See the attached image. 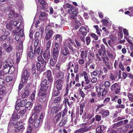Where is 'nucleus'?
<instances>
[{"instance_id": "nucleus-57", "label": "nucleus", "mask_w": 133, "mask_h": 133, "mask_svg": "<svg viewBox=\"0 0 133 133\" xmlns=\"http://www.w3.org/2000/svg\"><path fill=\"white\" fill-rule=\"evenodd\" d=\"M22 54L20 52H17L16 54L17 61L18 62L21 57Z\"/></svg>"}, {"instance_id": "nucleus-1", "label": "nucleus", "mask_w": 133, "mask_h": 133, "mask_svg": "<svg viewBox=\"0 0 133 133\" xmlns=\"http://www.w3.org/2000/svg\"><path fill=\"white\" fill-rule=\"evenodd\" d=\"M14 35H15V39L17 41H19L20 40V36L22 37H24V29L22 28H20L19 26L12 31Z\"/></svg>"}, {"instance_id": "nucleus-36", "label": "nucleus", "mask_w": 133, "mask_h": 133, "mask_svg": "<svg viewBox=\"0 0 133 133\" xmlns=\"http://www.w3.org/2000/svg\"><path fill=\"white\" fill-rule=\"evenodd\" d=\"M55 39L57 41V42L60 44L62 42V37L60 35L57 34L56 36Z\"/></svg>"}, {"instance_id": "nucleus-56", "label": "nucleus", "mask_w": 133, "mask_h": 133, "mask_svg": "<svg viewBox=\"0 0 133 133\" xmlns=\"http://www.w3.org/2000/svg\"><path fill=\"white\" fill-rule=\"evenodd\" d=\"M74 66L73 63L72 62H70L67 65L68 66L67 70H69L72 67H73Z\"/></svg>"}, {"instance_id": "nucleus-13", "label": "nucleus", "mask_w": 133, "mask_h": 133, "mask_svg": "<svg viewBox=\"0 0 133 133\" xmlns=\"http://www.w3.org/2000/svg\"><path fill=\"white\" fill-rule=\"evenodd\" d=\"M2 46L6 52L8 53H10L12 51L13 48L10 44H8L6 43H4L3 44Z\"/></svg>"}, {"instance_id": "nucleus-15", "label": "nucleus", "mask_w": 133, "mask_h": 133, "mask_svg": "<svg viewBox=\"0 0 133 133\" xmlns=\"http://www.w3.org/2000/svg\"><path fill=\"white\" fill-rule=\"evenodd\" d=\"M38 119H39L38 116L36 114L34 113L30 118L29 122L31 124H33L34 122H35L36 120Z\"/></svg>"}, {"instance_id": "nucleus-35", "label": "nucleus", "mask_w": 133, "mask_h": 133, "mask_svg": "<svg viewBox=\"0 0 133 133\" xmlns=\"http://www.w3.org/2000/svg\"><path fill=\"white\" fill-rule=\"evenodd\" d=\"M16 7L19 9H22L23 4L21 0H19L18 1H16Z\"/></svg>"}, {"instance_id": "nucleus-29", "label": "nucleus", "mask_w": 133, "mask_h": 133, "mask_svg": "<svg viewBox=\"0 0 133 133\" xmlns=\"http://www.w3.org/2000/svg\"><path fill=\"white\" fill-rule=\"evenodd\" d=\"M9 66H8L6 65H4L3 64V69L2 71L6 75L9 73Z\"/></svg>"}, {"instance_id": "nucleus-18", "label": "nucleus", "mask_w": 133, "mask_h": 133, "mask_svg": "<svg viewBox=\"0 0 133 133\" xmlns=\"http://www.w3.org/2000/svg\"><path fill=\"white\" fill-rule=\"evenodd\" d=\"M43 57L45 60V63H47L48 60L50 57V50H45L43 54Z\"/></svg>"}, {"instance_id": "nucleus-19", "label": "nucleus", "mask_w": 133, "mask_h": 133, "mask_svg": "<svg viewBox=\"0 0 133 133\" xmlns=\"http://www.w3.org/2000/svg\"><path fill=\"white\" fill-rule=\"evenodd\" d=\"M18 123L19 124H18L17 128L15 129V131L16 132H20L19 133H22V131L23 130L24 128V126L23 125V123L22 122L19 121Z\"/></svg>"}, {"instance_id": "nucleus-10", "label": "nucleus", "mask_w": 133, "mask_h": 133, "mask_svg": "<svg viewBox=\"0 0 133 133\" xmlns=\"http://www.w3.org/2000/svg\"><path fill=\"white\" fill-rule=\"evenodd\" d=\"M110 89L111 91H115V93L117 94L120 93L121 87L118 84L115 83L111 86Z\"/></svg>"}, {"instance_id": "nucleus-40", "label": "nucleus", "mask_w": 133, "mask_h": 133, "mask_svg": "<svg viewBox=\"0 0 133 133\" xmlns=\"http://www.w3.org/2000/svg\"><path fill=\"white\" fill-rule=\"evenodd\" d=\"M42 109V106L41 105H39L35 107L34 109L35 112L38 114L40 111Z\"/></svg>"}, {"instance_id": "nucleus-37", "label": "nucleus", "mask_w": 133, "mask_h": 133, "mask_svg": "<svg viewBox=\"0 0 133 133\" xmlns=\"http://www.w3.org/2000/svg\"><path fill=\"white\" fill-rule=\"evenodd\" d=\"M14 13H9L8 15V16L9 18H12L14 16L15 17H17L18 16V14L17 13L15 12L14 8Z\"/></svg>"}, {"instance_id": "nucleus-48", "label": "nucleus", "mask_w": 133, "mask_h": 133, "mask_svg": "<svg viewBox=\"0 0 133 133\" xmlns=\"http://www.w3.org/2000/svg\"><path fill=\"white\" fill-rule=\"evenodd\" d=\"M57 42H55V47L53 48V50L59 51L60 48Z\"/></svg>"}, {"instance_id": "nucleus-28", "label": "nucleus", "mask_w": 133, "mask_h": 133, "mask_svg": "<svg viewBox=\"0 0 133 133\" xmlns=\"http://www.w3.org/2000/svg\"><path fill=\"white\" fill-rule=\"evenodd\" d=\"M14 8L12 6H9L7 7H4L3 11L5 12H9V13H14Z\"/></svg>"}, {"instance_id": "nucleus-17", "label": "nucleus", "mask_w": 133, "mask_h": 133, "mask_svg": "<svg viewBox=\"0 0 133 133\" xmlns=\"http://www.w3.org/2000/svg\"><path fill=\"white\" fill-rule=\"evenodd\" d=\"M36 1L37 3H39L41 5H42L40 7V6H39L37 4V10L39 8H40L41 9H45V6L46 5V3L44 0H42L41 2V0H36Z\"/></svg>"}, {"instance_id": "nucleus-39", "label": "nucleus", "mask_w": 133, "mask_h": 133, "mask_svg": "<svg viewBox=\"0 0 133 133\" xmlns=\"http://www.w3.org/2000/svg\"><path fill=\"white\" fill-rule=\"evenodd\" d=\"M39 44V41L38 40L36 39V40L35 41L34 44V49H36V50H37V49H39V51L40 52L41 50V48L40 46H38V45Z\"/></svg>"}, {"instance_id": "nucleus-50", "label": "nucleus", "mask_w": 133, "mask_h": 133, "mask_svg": "<svg viewBox=\"0 0 133 133\" xmlns=\"http://www.w3.org/2000/svg\"><path fill=\"white\" fill-rule=\"evenodd\" d=\"M21 102L19 99L16 102V105L15 106V109L17 110H18L20 108V105L19 103Z\"/></svg>"}, {"instance_id": "nucleus-26", "label": "nucleus", "mask_w": 133, "mask_h": 133, "mask_svg": "<svg viewBox=\"0 0 133 133\" xmlns=\"http://www.w3.org/2000/svg\"><path fill=\"white\" fill-rule=\"evenodd\" d=\"M5 63H4V65H6L8 66H11L13 65V62L12 59L10 58H8L5 61Z\"/></svg>"}, {"instance_id": "nucleus-27", "label": "nucleus", "mask_w": 133, "mask_h": 133, "mask_svg": "<svg viewBox=\"0 0 133 133\" xmlns=\"http://www.w3.org/2000/svg\"><path fill=\"white\" fill-rule=\"evenodd\" d=\"M79 31L80 32V34L81 35H86L88 31L85 28V27L83 26L81 27L79 30Z\"/></svg>"}, {"instance_id": "nucleus-9", "label": "nucleus", "mask_w": 133, "mask_h": 133, "mask_svg": "<svg viewBox=\"0 0 133 133\" xmlns=\"http://www.w3.org/2000/svg\"><path fill=\"white\" fill-rule=\"evenodd\" d=\"M43 76L45 78L48 79V81L49 82H52L53 78L51 71L48 70L46 71L43 73Z\"/></svg>"}, {"instance_id": "nucleus-16", "label": "nucleus", "mask_w": 133, "mask_h": 133, "mask_svg": "<svg viewBox=\"0 0 133 133\" xmlns=\"http://www.w3.org/2000/svg\"><path fill=\"white\" fill-rule=\"evenodd\" d=\"M61 54L63 55L67 56L70 54L68 48L66 47H62L61 50Z\"/></svg>"}, {"instance_id": "nucleus-60", "label": "nucleus", "mask_w": 133, "mask_h": 133, "mask_svg": "<svg viewBox=\"0 0 133 133\" xmlns=\"http://www.w3.org/2000/svg\"><path fill=\"white\" fill-rule=\"evenodd\" d=\"M19 123L17 122L16 120H14L13 122L11 124L15 128H17L18 124H19Z\"/></svg>"}, {"instance_id": "nucleus-49", "label": "nucleus", "mask_w": 133, "mask_h": 133, "mask_svg": "<svg viewBox=\"0 0 133 133\" xmlns=\"http://www.w3.org/2000/svg\"><path fill=\"white\" fill-rule=\"evenodd\" d=\"M123 121H121L118 122L117 123L114 124L113 127H120L122 125H123Z\"/></svg>"}, {"instance_id": "nucleus-12", "label": "nucleus", "mask_w": 133, "mask_h": 133, "mask_svg": "<svg viewBox=\"0 0 133 133\" xmlns=\"http://www.w3.org/2000/svg\"><path fill=\"white\" fill-rule=\"evenodd\" d=\"M29 86L30 85H29L28 84L25 87V88H24L23 93L22 95V98H24L29 96L30 93V90L29 89Z\"/></svg>"}, {"instance_id": "nucleus-41", "label": "nucleus", "mask_w": 133, "mask_h": 133, "mask_svg": "<svg viewBox=\"0 0 133 133\" xmlns=\"http://www.w3.org/2000/svg\"><path fill=\"white\" fill-rule=\"evenodd\" d=\"M25 108L28 109V110H30L32 106V104L30 102H26L25 105Z\"/></svg>"}, {"instance_id": "nucleus-20", "label": "nucleus", "mask_w": 133, "mask_h": 133, "mask_svg": "<svg viewBox=\"0 0 133 133\" xmlns=\"http://www.w3.org/2000/svg\"><path fill=\"white\" fill-rule=\"evenodd\" d=\"M39 19L40 20L44 21L47 20L48 14L44 12L41 11L39 14Z\"/></svg>"}, {"instance_id": "nucleus-63", "label": "nucleus", "mask_w": 133, "mask_h": 133, "mask_svg": "<svg viewBox=\"0 0 133 133\" xmlns=\"http://www.w3.org/2000/svg\"><path fill=\"white\" fill-rule=\"evenodd\" d=\"M35 93L36 91H34L31 95L30 99L32 101H33L35 99Z\"/></svg>"}, {"instance_id": "nucleus-33", "label": "nucleus", "mask_w": 133, "mask_h": 133, "mask_svg": "<svg viewBox=\"0 0 133 133\" xmlns=\"http://www.w3.org/2000/svg\"><path fill=\"white\" fill-rule=\"evenodd\" d=\"M57 59H54V58H51L50 60V65L52 67H54L57 63Z\"/></svg>"}, {"instance_id": "nucleus-51", "label": "nucleus", "mask_w": 133, "mask_h": 133, "mask_svg": "<svg viewBox=\"0 0 133 133\" xmlns=\"http://www.w3.org/2000/svg\"><path fill=\"white\" fill-rule=\"evenodd\" d=\"M128 96L129 101L133 102V95L131 93H129L128 94Z\"/></svg>"}, {"instance_id": "nucleus-7", "label": "nucleus", "mask_w": 133, "mask_h": 133, "mask_svg": "<svg viewBox=\"0 0 133 133\" xmlns=\"http://www.w3.org/2000/svg\"><path fill=\"white\" fill-rule=\"evenodd\" d=\"M47 63H44L41 65L40 63L39 62L37 63L36 66L38 75H39L42 72L46 70L45 66Z\"/></svg>"}, {"instance_id": "nucleus-38", "label": "nucleus", "mask_w": 133, "mask_h": 133, "mask_svg": "<svg viewBox=\"0 0 133 133\" xmlns=\"http://www.w3.org/2000/svg\"><path fill=\"white\" fill-rule=\"evenodd\" d=\"M6 88L5 87H2L0 88V95L3 96L6 93Z\"/></svg>"}, {"instance_id": "nucleus-23", "label": "nucleus", "mask_w": 133, "mask_h": 133, "mask_svg": "<svg viewBox=\"0 0 133 133\" xmlns=\"http://www.w3.org/2000/svg\"><path fill=\"white\" fill-rule=\"evenodd\" d=\"M105 128L103 125L98 126L96 129V133H104L105 132Z\"/></svg>"}, {"instance_id": "nucleus-52", "label": "nucleus", "mask_w": 133, "mask_h": 133, "mask_svg": "<svg viewBox=\"0 0 133 133\" xmlns=\"http://www.w3.org/2000/svg\"><path fill=\"white\" fill-rule=\"evenodd\" d=\"M13 79V77L12 76H7L6 77V80L8 82L12 81Z\"/></svg>"}, {"instance_id": "nucleus-6", "label": "nucleus", "mask_w": 133, "mask_h": 133, "mask_svg": "<svg viewBox=\"0 0 133 133\" xmlns=\"http://www.w3.org/2000/svg\"><path fill=\"white\" fill-rule=\"evenodd\" d=\"M64 83V81L61 79L57 80H55L54 82V86L56 87V88L58 90H61L62 89Z\"/></svg>"}, {"instance_id": "nucleus-31", "label": "nucleus", "mask_w": 133, "mask_h": 133, "mask_svg": "<svg viewBox=\"0 0 133 133\" xmlns=\"http://www.w3.org/2000/svg\"><path fill=\"white\" fill-rule=\"evenodd\" d=\"M83 75L85 81V84H88L90 82V80L89 79V77L88 76L87 73L85 71H83Z\"/></svg>"}, {"instance_id": "nucleus-14", "label": "nucleus", "mask_w": 133, "mask_h": 133, "mask_svg": "<svg viewBox=\"0 0 133 133\" xmlns=\"http://www.w3.org/2000/svg\"><path fill=\"white\" fill-rule=\"evenodd\" d=\"M22 72L21 80L22 83H24L28 79L29 74L26 70H23Z\"/></svg>"}, {"instance_id": "nucleus-32", "label": "nucleus", "mask_w": 133, "mask_h": 133, "mask_svg": "<svg viewBox=\"0 0 133 133\" xmlns=\"http://www.w3.org/2000/svg\"><path fill=\"white\" fill-rule=\"evenodd\" d=\"M66 46H67L71 51V52L72 54H74L76 52V49H74L71 45V44L70 42H69Z\"/></svg>"}, {"instance_id": "nucleus-25", "label": "nucleus", "mask_w": 133, "mask_h": 133, "mask_svg": "<svg viewBox=\"0 0 133 133\" xmlns=\"http://www.w3.org/2000/svg\"><path fill=\"white\" fill-rule=\"evenodd\" d=\"M99 114H101L103 117L107 116L109 115V111L107 110H102L100 111Z\"/></svg>"}, {"instance_id": "nucleus-8", "label": "nucleus", "mask_w": 133, "mask_h": 133, "mask_svg": "<svg viewBox=\"0 0 133 133\" xmlns=\"http://www.w3.org/2000/svg\"><path fill=\"white\" fill-rule=\"evenodd\" d=\"M34 49V52L32 51H30L28 53V56L32 59H34L40 53L39 49Z\"/></svg>"}, {"instance_id": "nucleus-4", "label": "nucleus", "mask_w": 133, "mask_h": 133, "mask_svg": "<svg viewBox=\"0 0 133 133\" xmlns=\"http://www.w3.org/2000/svg\"><path fill=\"white\" fill-rule=\"evenodd\" d=\"M38 98L40 102H43L46 101L48 99L46 96V91H40L38 94Z\"/></svg>"}, {"instance_id": "nucleus-61", "label": "nucleus", "mask_w": 133, "mask_h": 133, "mask_svg": "<svg viewBox=\"0 0 133 133\" xmlns=\"http://www.w3.org/2000/svg\"><path fill=\"white\" fill-rule=\"evenodd\" d=\"M27 100L26 99H25L23 100L19 104L20 107H23L24 106H25L26 103L27 102Z\"/></svg>"}, {"instance_id": "nucleus-30", "label": "nucleus", "mask_w": 133, "mask_h": 133, "mask_svg": "<svg viewBox=\"0 0 133 133\" xmlns=\"http://www.w3.org/2000/svg\"><path fill=\"white\" fill-rule=\"evenodd\" d=\"M59 51L53 50L52 53V57L54 59H58L59 56Z\"/></svg>"}, {"instance_id": "nucleus-2", "label": "nucleus", "mask_w": 133, "mask_h": 133, "mask_svg": "<svg viewBox=\"0 0 133 133\" xmlns=\"http://www.w3.org/2000/svg\"><path fill=\"white\" fill-rule=\"evenodd\" d=\"M68 12L70 14H72L70 16V18L75 20V22L78 21L77 19V14L78 12L77 8L75 7H72L69 9Z\"/></svg>"}, {"instance_id": "nucleus-5", "label": "nucleus", "mask_w": 133, "mask_h": 133, "mask_svg": "<svg viewBox=\"0 0 133 133\" xmlns=\"http://www.w3.org/2000/svg\"><path fill=\"white\" fill-rule=\"evenodd\" d=\"M47 80L46 78H42L40 84L41 87L40 91H46L48 87V83Z\"/></svg>"}, {"instance_id": "nucleus-64", "label": "nucleus", "mask_w": 133, "mask_h": 133, "mask_svg": "<svg viewBox=\"0 0 133 133\" xmlns=\"http://www.w3.org/2000/svg\"><path fill=\"white\" fill-rule=\"evenodd\" d=\"M110 83L108 81L105 82L104 83V86L106 88H108L110 86Z\"/></svg>"}, {"instance_id": "nucleus-55", "label": "nucleus", "mask_w": 133, "mask_h": 133, "mask_svg": "<svg viewBox=\"0 0 133 133\" xmlns=\"http://www.w3.org/2000/svg\"><path fill=\"white\" fill-rule=\"evenodd\" d=\"M2 31V33L6 37L10 34L9 32L8 31L6 30L5 29H3Z\"/></svg>"}, {"instance_id": "nucleus-44", "label": "nucleus", "mask_w": 133, "mask_h": 133, "mask_svg": "<svg viewBox=\"0 0 133 133\" xmlns=\"http://www.w3.org/2000/svg\"><path fill=\"white\" fill-rule=\"evenodd\" d=\"M20 115H18L17 112H14L12 114V119H18L20 118Z\"/></svg>"}, {"instance_id": "nucleus-45", "label": "nucleus", "mask_w": 133, "mask_h": 133, "mask_svg": "<svg viewBox=\"0 0 133 133\" xmlns=\"http://www.w3.org/2000/svg\"><path fill=\"white\" fill-rule=\"evenodd\" d=\"M85 104L84 103L81 104L80 105V112L79 114L81 115L83 112V108Z\"/></svg>"}, {"instance_id": "nucleus-62", "label": "nucleus", "mask_w": 133, "mask_h": 133, "mask_svg": "<svg viewBox=\"0 0 133 133\" xmlns=\"http://www.w3.org/2000/svg\"><path fill=\"white\" fill-rule=\"evenodd\" d=\"M9 70L10 71H9V74H10L13 73L15 70V68L13 66H9Z\"/></svg>"}, {"instance_id": "nucleus-53", "label": "nucleus", "mask_w": 133, "mask_h": 133, "mask_svg": "<svg viewBox=\"0 0 133 133\" xmlns=\"http://www.w3.org/2000/svg\"><path fill=\"white\" fill-rule=\"evenodd\" d=\"M51 42V41L50 40H49L48 41L46 46V49L45 50H50Z\"/></svg>"}, {"instance_id": "nucleus-24", "label": "nucleus", "mask_w": 133, "mask_h": 133, "mask_svg": "<svg viewBox=\"0 0 133 133\" xmlns=\"http://www.w3.org/2000/svg\"><path fill=\"white\" fill-rule=\"evenodd\" d=\"M53 32V31L52 30H50L47 32L45 35V40L46 41L50 40L52 36Z\"/></svg>"}, {"instance_id": "nucleus-47", "label": "nucleus", "mask_w": 133, "mask_h": 133, "mask_svg": "<svg viewBox=\"0 0 133 133\" xmlns=\"http://www.w3.org/2000/svg\"><path fill=\"white\" fill-rule=\"evenodd\" d=\"M67 122V120L65 119H63L60 122L59 124V126L61 127L66 124Z\"/></svg>"}, {"instance_id": "nucleus-34", "label": "nucleus", "mask_w": 133, "mask_h": 133, "mask_svg": "<svg viewBox=\"0 0 133 133\" xmlns=\"http://www.w3.org/2000/svg\"><path fill=\"white\" fill-rule=\"evenodd\" d=\"M59 91L55 89H53L52 93V98H53L55 96H58L60 93Z\"/></svg>"}, {"instance_id": "nucleus-42", "label": "nucleus", "mask_w": 133, "mask_h": 133, "mask_svg": "<svg viewBox=\"0 0 133 133\" xmlns=\"http://www.w3.org/2000/svg\"><path fill=\"white\" fill-rule=\"evenodd\" d=\"M42 122L39 119L36 120L35 122H34L33 123L34 124L35 126L37 128L39 127L41 124V122Z\"/></svg>"}, {"instance_id": "nucleus-54", "label": "nucleus", "mask_w": 133, "mask_h": 133, "mask_svg": "<svg viewBox=\"0 0 133 133\" xmlns=\"http://www.w3.org/2000/svg\"><path fill=\"white\" fill-rule=\"evenodd\" d=\"M64 103L65 105H66L67 103L68 104L69 106H70V104L71 102H69V99L67 97H66L65 98H64Z\"/></svg>"}, {"instance_id": "nucleus-43", "label": "nucleus", "mask_w": 133, "mask_h": 133, "mask_svg": "<svg viewBox=\"0 0 133 133\" xmlns=\"http://www.w3.org/2000/svg\"><path fill=\"white\" fill-rule=\"evenodd\" d=\"M37 60L38 61L41 62L42 64H43L45 63V61H44L42 55L41 54L39 55Z\"/></svg>"}, {"instance_id": "nucleus-46", "label": "nucleus", "mask_w": 133, "mask_h": 133, "mask_svg": "<svg viewBox=\"0 0 133 133\" xmlns=\"http://www.w3.org/2000/svg\"><path fill=\"white\" fill-rule=\"evenodd\" d=\"M109 78L114 82L115 81L116 79L117 78V76L116 75H114L110 73V74Z\"/></svg>"}, {"instance_id": "nucleus-21", "label": "nucleus", "mask_w": 133, "mask_h": 133, "mask_svg": "<svg viewBox=\"0 0 133 133\" xmlns=\"http://www.w3.org/2000/svg\"><path fill=\"white\" fill-rule=\"evenodd\" d=\"M61 106L59 105L54 106L51 110V113L52 114L54 113L56 114L59 111L61 110Z\"/></svg>"}, {"instance_id": "nucleus-3", "label": "nucleus", "mask_w": 133, "mask_h": 133, "mask_svg": "<svg viewBox=\"0 0 133 133\" xmlns=\"http://www.w3.org/2000/svg\"><path fill=\"white\" fill-rule=\"evenodd\" d=\"M21 20L18 21L11 20L6 25V27L9 30H12L15 26H17L18 24L19 25L21 24Z\"/></svg>"}, {"instance_id": "nucleus-59", "label": "nucleus", "mask_w": 133, "mask_h": 133, "mask_svg": "<svg viewBox=\"0 0 133 133\" xmlns=\"http://www.w3.org/2000/svg\"><path fill=\"white\" fill-rule=\"evenodd\" d=\"M31 73L33 75L36 74L35 66L34 65L32 66Z\"/></svg>"}, {"instance_id": "nucleus-11", "label": "nucleus", "mask_w": 133, "mask_h": 133, "mask_svg": "<svg viewBox=\"0 0 133 133\" xmlns=\"http://www.w3.org/2000/svg\"><path fill=\"white\" fill-rule=\"evenodd\" d=\"M87 125L86 123H83L82 124L83 127H84L79 129L75 131V133H84L89 130L90 128L86 126Z\"/></svg>"}, {"instance_id": "nucleus-22", "label": "nucleus", "mask_w": 133, "mask_h": 133, "mask_svg": "<svg viewBox=\"0 0 133 133\" xmlns=\"http://www.w3.org/2000/svg\"><path fill=\"white\" fill-rule=\"evenodd\" d=\"M61 101V97H56L54 99V102L51 100L50 101L49 106L50 107H52V104H53L54 103H57L60 102Z\"/></svg>"}, {"instance_id": "nucleus-58", "label": "nucleus", "mask_w": 133, "mask_h": 133, "mask_svg": "<svg viewBox=\"0 0 133 133\" xmlns=\"http://www.w3.org/2000/svg\"><path fill=\"white\" fill-rule=\"evenodd\" d=\"M86 35H81L80 34L79 35L78 37L80 39L83 41L84 43H85V38Z\"/></svg>"}]
</instances>
